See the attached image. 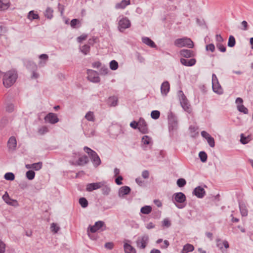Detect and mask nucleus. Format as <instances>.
<instances>
[{
    "mask_svg": "<svg viewBox=\"0 0 253 253\" xmlns=\"http://www.w3.org/2000/svg\"><path fill=\"white\" fill-rule=\"evenodd\" d=\"M180 62L182 65L185 66H192L195 64L196 60L194 58L189 60L185 59L184 58H181Z\"/></svg>",
    "mask_w": 253,
    "mask_h": 253,
    "instance_id": "a211bd4d",
    "label": "nucleus"
},
{
    "mask_svg": "<svg viewBox=\"0 0 253 253\" xmlns=\"http://www.w3.org/2000/svg\"><path fill=\"white\" fill-rule=\"evenodd\" d=\"M130 126L134 129H138V124L136 121H132L130 124Z\"/></svg>",
    "mask_w": 253,
    "mask_h": 253,
    "instance_id": "338daca9",
    "label": "nucleus"
},
{
    "mask_svg": "<svg viewBox=\"0 0 253 253\" xmlns=\"http://www.w3.org/2000/svg\"><path fill=\"white\" fill-rule=\"evenodd\" d=\"M130 188L129 187L125 186L121 187L119 190L118 196L120 198H123L125 195H128L130 192Z\"/></svg>",
    "mask_w": 253,
    "mask_h": 253,
    "instance_id": "dca6fc26",
    "label": "nucleus"
},
{
    "mask_svg": "<svg viewBox=\"0 0 253 253\" xmlns=\"http://www.w3.org/2000/svg\"><path fill=\"white\" fill-rule=\"evenodd\" d=\"M89 162L88 157L86 156H84L80 157L78 161V165L81 166L86 164Z\"/></svg>",
    "mask_w": 253,
    "mask_h": 253,
    "instance_id": "c85d7f7f",
    "label": "nucleus"
},
{
    "mask_svg": "<svg viewBox=\"0 0 253 253\" xmlns=\"http://www.w3.org/2000/svg\"><path fill=\"white\" fill-rule=\"evenodd\" d=\"M176 183L178 187H182L185 185L186 181L185 179L181 178L177 180Z\"/></svg>",
    "mask_w": 253,
    "mask_h": 253,
    "instance_id": "a18cd8bd",
    "label": "nucleus"
},
{
    "mask_svg": "<svg viewBox=\"0 0 253 253\" xmlns=\"http://www.w3.org/2000/svg\"><path fill=\"white\" fill-rule=\"evenodd\" d=\"M6 110L8 112H11L14 110V105L11 103H9L6 107Z\"/></svg>",
    "mask_w": 253,
    "mask_h": 253,
    "instance_id": "e2e57ef3",
    "label": "nucleus"
},
{
    "mask_svg": "<svg viewBox=\"0 0 253 253\" xmlns=\"http://www.w3.org/2000/svg\"><path fill=\"white\" fill-rule=\"evenodd\" d=\"M105 183V181L91 183L86 185V190L88 192H91L94 190H96L101 188Z\"/></svg>",
    "mask_w": 253,
    "mask_h": 253,
    "instance_id": "9b49d317",
    "label": "nucleus"
},
{
    "mask_svg": "<svg viewBox=\"0 0 253 253\" xmlns=\"http://www.w3.org/2000/svg\"><path fill=\"white\" fill-rule=\"evenodd\" d=\"M241 26H242V28H241V29L242 30H244V31H246V30H248V24L247 23V22L246 21H243L241 23Z\"/></svg>",
    "mask_w": 253,
    "mask_h": 253,
    "instance_id": "0e129e2a",
    "label": "nucleus"
},
{
    "mask_svg": "<svg viewBox=\"0 0 253 253\" xmlns=\"http://www.w3.org/2000/svg\"><path fill=\"white\" fill-rule=\"evenodd\" d=\"M151 138L147 135H144L142 138V142L144 144H149L151 142Z\"/></svg>",
    "mask_w": 253,
    "mask_h": 253,
    "instance_id": "5fc2aeb1",
    "label": "nucleus"
},
{
    "mask_svg": "<svg viewBox=\"0 0 253 253\" xmlns=\"http://www.w3.org/2000/svg\"><path fill=\"white\" fill-rule=\"evenodd\" d=\"M181 56L185 58H189L194 56L193 51L189 49H182L180 51Z\"/></svg>",
    "mask_w": 253,
    "mask_h": 253,
    "instance_id": "6ab92c4d",
    "label": "nucleus"
},
{
    "mask_svg": "<svg viewBox=\"0 0 253 253\" xmlns=\"http://www.w3.org/2000/svg\"><path fill=\"white\" fill-rule=\"evenodd\" d=\"M85 119L88 121H94V117L93 115V113L91 111L88 112L85 116Z\"/></svg>",
    "mask_w": 253,
    "mask_h": 253,
    "instance_id": "473e14b6",
    "label": "nucleus"
},
{
    "mask_svg": "<svg viewBox=\"0 0 253 253\" xmlns=\"http://www.w3.org/2000/svg\"><path fill=\"white\" fill-rule=\"evenodd\" d=\"M216 46L221 52H224L226 51V47L224 46L222 44L218 43L216 44Z\"/></svg>",
    "mask_w": 253,
    "mask_h": 253,
    "instance_id": "bf43d9fd",
    "label": "nucleus"
},
{
    "mask_svg": "<svg viewBox=\"0 0 253 253\" xmlns=\"http://www.w3.org/2000/svg\"><path fill=\"white\" fill-rule=\"evenodd\" d=\"M105 229L106 226L105 223L102 221H98L96 222L94 225H90L88 228L87 232H88L89 230L91 233H95L99 230L104 231Z\"/></svg>",
    "mask_w": 253,
    "mask_h": 253,
    "instance_id": "423d86ee",
    "label": "nucleus"
},
{
    "mask_svg": "<svg viewBox=\"0 0 253 253\" xmlns=\"http://www.w3.org/2000/svg\"><path fill=\"white\" fill-rule=\"evenodd\" d=\"M39 58L40 61H39V65L41 67H43L48 59V56L46 54H42L40 55Z\"/></svg>",
    "mask_w": 253,
    "mask_h": 253,
    "instance_id": "412c9836",
    "label": "nucleus"
},
{
    "mask_svg": "<svg viewBox=\"0 0 253 253\" xmlns=\"http://www.w3.org/2000/svg\"><path fill=\"white\" fill-rule=\"evenodd\" d=\"M27 18L30 20H37L40 19V16L37 13H36L34 10H31L29 12Z\"/></svg>",
    "mask_w": 253,
    "mask_h": 253,
    "instance_id": "393cba45",
    "label": "nucleus"
},
{
    "mask_svg": "<svg viewBox=\"0 0 253 253\" xmlns=\"http://www.w3.org/2000/svg\"><path fill=\"white\" fill-rule=\"evenodd\" d=\"M84 151L87 153L95 167H98L101 164V160L97 154L93 150L87 147H84Z\"/></svg>",
    "mask_w": 253,
    "mask_h": 253,
    "instance_id": "7ed1b4c3",
    "label": "nucleus"
},
{
    "mask_svg": "<svg viewBox=\"0 0 253 253\" xmlns=\"http://www.w3.org/2000/svg\"><path fill=\"white\" fill-rule=\"evenodd\" d=\"M26 176L29 180H32L35 177V172L33 170H29L26 172Z\"/></svg>",
    "mask_w": 253,
    "mask_h": 253,
    "instance_id": "f704fd0d",
    "label": "nucleus"
},
{
    "mask_svg": "<svg viewBox=\"0 0 253 253\" xmlns=\"http://www.w3.org/2000/svg\"><path fill=\"white\" fill-rule=\"evenodd\" d=\"M160 113L159 111H152L151 113V116L153 119H158L160 117Z\"/></svg>",
    "mask_w": 253,
    "mask_h": 253,
    "instance_id": "09e8293b",
    "label": "nucleus"
},
{
    "mask_svg": "<svg viewBox=\"0 0 253 253\" xmlns=\"http://www.w3.org/2000/svg\"><path fill=\"white\" fill-rule=\"evenodd\" d=\"M250 140L251 139L249 136L246 137L244 135V134L242 133L241 134L240 142L242 144H246L248 143L250 141Z\"/></svg>",
    "mask_w": 253,
    "mask_h": 253,
    "instance_id": "c9c22d12",
    "label": "nucleus"
},
{
    "mask_svg": "<svg viewBox=\"0 0 253 253\" xmlns=\"http://www.w3.org/2000/svg\"><path fill=\"white\" fill-rule=\"evenodd\" d=\"M130 0H122L120 2L116 4V9H124L127 5L130 4Z\"/></svg>",
    "mask_w": 253,
    "mask_h": 253,
    "instance_id": "aec40b11",
    "label": "nucleus"
},
{
    "mask_svg": "<svg viewBox=\"0 0 253 253\" xmlns=\"http://www.w3.org/2000/svg\"><path fill=\"white\" fill-rule=\"evenodd\" d=\"M239 208L240 212L242 216H246L248 215V210L245 204L244 203L239 202Z\"/></svg>",
    "mask_w": 253,
    "mask_h": 253,
    "instance_id": "b1692460",
    "label": "nucleus"
},
{
    "mask_svg": "<svg viewBox=\"0 0 253 253\" xmlns=\"http://www.w3.org/2000/svg\"><path fill=\"white\" fill-rule=\"evenodd\" d=\"M80 20L78 19H73L70 22L71 26L72 28H76L80 24Z\"/></svg>",
    "mask_w": 253,
    "mask_h": 253,
    "instance_id": "603ef678",
    "label": "nucleus"
},
{
    "mask_svg": "<svg viewBox=\"0 0 253 253\" xmlns=\"http://www.w3.org/2000/svg\"><path fill=\"white\" fill-rule=\"evenodd\" d=\"M44 119L45 121L48 122L52 124H55L59 121V119L58 118L57 115L52 113H48L45 117Z\"/></svg>",
    "mask_w": 253,
    "mask_h": 253,
    "instance_id": "ddd939ff",
    "label": "nucleus"
},
{
    "mask_svg": "<svg viewBox=\"0 0 253 253\" xmlns=\"http://www.w3.org/2000/svg\"><path fill=\"white\" fill-rule=\"evenodd\" d=\"M10 5V2L6 0H0V10H7Z\"/></svg>",
    "mask_w": 253,
    "mask_h": 253,
    "instance_id": "4be33fe9",
    "label": "nucleus"
},
{
    "mask_svg": "<svg viewBox=\"0 0 253 253\" xmlns=\"http://www.w3.org/2000/svg\"><path fill=\"white\" fill-rule=\"evenodd\" d=\"M238 109L240 112H243L245 114H247L248 113V109L243 104L239 105L238 106Z\"/></svg>",
    "mask_w": 253,
    "mask_h": 253,
    "instance_id": "3c124183",
    "label": "nucleus"
},
{
    "mask_svg": "<svg viewBox=\"0 0 253 253\" xmlns=\"http://www.w3.org/2000/svg\"><path fill=\"white\" fill-rule=\"evenodd\" d=\"M149 237L147 234H144L139 237L136 241V244L138 248L140 249H144L147 247L149 242Z\"/></svg>",
    "mask_w": 253,
    "mask_h": 253,
    "instance_id": "39448f33",
    "label": "nucleus"
},
{
    "mask_svg": "<svg viewBox=\"0 0 253 253\" xmlns=\"http://www.w3.org/2000/svg\"><path fill=\"white\" fill-rule=\"evenodd\" d=\"M26 67L28 69H32L33 70H35L37 69V65L33 62L28 61L26 63Z\"/></svg>",
    "mask_w": 253,
    "mask_h": 253,
    "instance_id": "ea45409f",
    "label": "nucleus"
},
{
    "mask_svg": "<svg viewBox=\"0 0 253 253\" xmlns=\"http://www.w3.org/2000/svg\"><path fill=\"white\" fill-rule=\"evenodd\" d=\"M125 253H136L135 249L130 244L125 243L124 245Z\"/></svg>",
    "mask_w": 253,
    "mask_h": 253,
    "instance_id": "5701e85b",
    "label": "nucleus"
},
{
    "mask_svg": "<svg viewBox=\"0 0 253 253\" xmlns=\"http://www.w3.org/2000/svg\"><path fill=\"white\" fill-rule=\"evenodd\" d=\"M42 164L41 162L36 163H34L32 164V169L35 170H39L42 169Z\"/></svg>",
    "mask_w": 253,
    "mask_h": 253,
    "instance_id": "c03bdc74",
    "label": "nucleus"
},
{
    "mask_svg": "<svg viewBox=\"0 0 253 253\" xmlns=\"http://www.w3.org/2000/svg\"><path fill=\"white\" fill-rule=\"evenodd\" d=\"M8 123V120L7 118L3 117L0 121V129L4 128Z\"/></svg>",
    "mask_w": 253,
    "mask_h": 253,
    "instance_id": "2f4dec72",
    "label": "nucleus"
},
{
    "mask_svg": "<svg viewBox=\"0 0 253 253\" xmlns=\"http://www.w3.org/2000/svg\"><path fill=\"white\" fill-rule=\"evenodd\" d=\"M215 89H212L213 91L218 94H222L223 92V89L221 86V85H220V84H219V85H218V84H215Z\"/></svg>",
    "mask_w": 253,
    "mask_h": 253,
    "instance_id": "4c0bfd02",
    "label": "nucleus"
},
{
    "mask_svg": "<svg viewBox=\"0 0 253 253\" xmlns=\"http://www.w3.org/2000/svg\"><path fill=\"white\" fill-rule=\"evenodd\" d=\"M168 121L169 130H173L176 129L177 125V121L176 117L171 112L168 115Z\"/></svg>",
    "mask_w": 253,
    "mask_h": 253,
    "instance_id": "6e6552de",
    "label": "nucleus"
},
{
    "mask_svg": "<svg viewBox=\"0 0 253 253\" xmlns=\"http://www.w3.org/2000/svg\"><path fill=\"white\" fill-rule=\"evenodd\" d=\"M79 203L81 206L84 208L88 206V202L85 198L82 197L79 199Z\"/></svg>",
    "mask_w": 253,
    "mask_h": 253,
    "instance_id": "a19ab883",
    "label": "nucleus"
},
{
    "mask_svg": "<svg viewBox=\"0 0 253 253\" xmlns=\"http://www.w3.org/2000/svg\"><path fill=\"white\" fill-rule=\"evenodd\" d=\"M89 49L90 46L88 45L85 44L81 48V50L84 54H87L89 51Z\"/></svg>",
    "mask_w": 253,
    "mask_h": 253,
    "instance_id": "864d4df0",
    "label": "nucleus"
},
{
    "mask_svg": "<svg viewBox=\"0 0 253 253\" xmlns=\"http://www.w3.org/2000/svg\"><path fill=\"white\" fill-rule=\"evenodd\" d=\"M110 68L112 70H116L118 68V63L115 60H112L110 62Z\"/></svg>",
    "mask_w": 253,
    "mask_h": 253,
    "instance_id": "37998d69",
    "label": "nucleus"
},
{
    "mask_svg": "<svg viewBox=\"0 0 253 253\" xmlns=\"http://www.w3.org/2000/svg\"><path fill=\"white\" fill-rule=\"evenodd\" d=\"M108 69L105 66H101L100 70V74L105 75L108 73Z\"/></svg>",
    "mask_w": 253,
    "mask_h": 253,
    "instance_id": "4d7b16f0",
    "label": "nucleus"
},
{
    "mask_svg": "<svg viewBox=\"0 0 253 253\" xmlns=\"http://www.w3.org/2000/svg\"><path fill=\"white\" fill-rule=\"evenodd\" d=\"M118 24L119 30L122 32V29H126L130 27L131 22L127 17H125L119 20Z\"/></svg>",
    "mask_w": 253,
    "mask_h": 253,
    "instance_id": "1a4fd4ad",
    "label": "nucleus"
},
{
    "mask_svg": "<svg viewBox=\"0 0 253 253\" xmlns=\"http://www.w3.org/2000/svg\"><path fill=\"white\" fill-rule=\"evenodd\" d=\"M53 9L49 7H47L44 12L45 16L49 19H51L53 17Z\"/></svg>",
    "mask_w": 253,
    "mask_h": 253,
    "instance_id": "c756f323",
    "label": "nucleus"
},
{
    "mask_svg": "<svg viewBox=\"0 0 253 253\" xmlns=\"http://www.w3.org/2000/svg\"><path fill=\"white\" fill-rule=\"evenodd\" d=\"M235 44V39L233 36H230L229 38L228 46L231 47L234 46Z\"/></svg>",
    "mask_w": 253,
    "mask_h": 253,
    "instance_id": "49530a36",
    "label": "nucleus"
},
{
    "mask_svg": "<svg viewBox=\"0 0 253 253\" xmlns=\"http://www.w3.org/2000/svg\"><path fill=\"white\" fill-rule=\"evenodd\" d=\"M4 178L7 180H13L15 178L14 174L12 172H7L4 174Z\"/></svg>",
    "mask_w": 253,
    "mask_h": 253,
    "instance_id": "58836bf2",
    "label": "nucleus"
},
{
    "mask_svg": "<svg viewBox=\"0 0 253 253\" xmlns=\"http://www.w3.org/2000/svg\"><path fill=\"white\" fill-rule=\"evenodd\" d=\"M172 201L178 208L182 209L185 206L183 203L186 201V196L182 192L176 193L172 196Z\"/></svg>",
    "mask_w": 253,
    "mask_h": 253,
    "instance_id": "f03ea898",
    "label": "nucleus"
},
{
    "mask_svg": "<svg viewBox=\"0 0 253 253\" xmlns=\"http://www.w3.org/2000/svg\"><path fill=\"white\" fill-rule=\"evenodd\" d=\"M196 22H197V23L201 26H202V27H207L205 23V21L204 20V19H200V18H197L196 19Z\"/></svg>",
    "mask_w": 253,
    "mask_h": 253,
    "instance_id": "052dcab7",
    "label": "nucleus"
},
{
    "mask_svg": "<svg viewBox=\"0 0 253 253\" xmlns=\"http://www.w3.org/2000/svg\"><path fill=\"white\" fill-rule=\"evenodd\" d=\"M216 246L220 249L222 250L223 249V242L222 243V241L220 239H217L216 240Z\"/></svg>",
    "mask_w": 253,
    "mask_h": 253,
    "instance_id": "680f3d73",
    "label": "nucleus"
},
{
    "mask_svg": "<svg viewBox=\"0 0 253 253\" xmlns=\"http://www.w3.org/2000/svg\"><path fill=\"white\" fill-rule=\"evenodd\" d=\"M218 84L219 85V82L217 79V77L214 74H213L212 75V89H215V84Z\"/></svg>",
    "mask_w": 253,
    "mask_h": 253,
    "instance_id": "79ce46f5",
    "label": "nucleus"
},
{
    "mask_svg": "<svg viewBox=\"0 0 253 253\" xmlns=\"http://www.w3.org/2000/svg\"><path fill=\"white\" fill-rule=\"evenodd\" d=\"M174 44L179 47L187 46L188 48H192L194 46L193 42L187 38L176 39L174 41Z\"/></svg>",
    "mask_w": 253,
    "mask_h": 253,
    "instance_id": "20e7f679",
    "label": "nucleus"
},
{
    "mask_svg": "<svg viewBox=\"0 0 253 253\" xmlns=\"http://www.w3.org/2000/svg\"><path fill=\"white\" fill-rule=\"evenodd\" d=\"M87 78L88 80L93 83H98L100 82V78L98 74L92 70H87Z\"/></svg>",
    "mask_w": 253,
    "mask_h": 253,
    "instance_id": "9d476101",
    "label": "nucleus"
},
{
    "mask_svg": "<svg viewBox=\"0 0 253 253\" xmlns=\"http://www.w3.org/2000/svg\"><path fill=\"white\" fill-rule=\"evenodd\" d=\"M207 142L209 144V145L210 146V147L213 148L215 146V142L214 138L211 137V136L210 137H208V139H207Z\"/></svg>",
    "mask_w": 253,
    "mask_h": 253,
    "instance_id": "6e6d98bb",
    "label": "nucleus"
},
{
    "mask_svg": "<svg viewBox=\"0 0 253 253\" xmlns=\"http://www.w3.org/2000/svg\"><path fill=\"white\" fill-rule=\"evenodd\" d=\"M17 74L15 70H10L4 73L3 78V84L6 87L12 86L17 79Z\"/></svg>",
    "mask_w": 253,
    "mask_h": 253,
    "instance_id": "f257e3e1",
    "label": "nucleus"
},
{
    "mask_svg": "<svg viewBox=\"0 0 253 253\" xmlns=\"http://www.w3.org/2000/svg\"><path fill=\"white\" fill-rule=\"evenodd\" d=\"M206 49L207 51L209 50L213 52L215 50V46L213 44L210 43L206 45Z\"/></svg>",
    "mask_w": 253,
    "mask_h": 253,
    "instance_id": "13d9d810",
    "label": "nucleus"
},
{
    "mask_svg": "<svg viewBox=\"0 0 253 253\" xmlns=\"http://www.w3.org/2000/svg\"><path fill=\"white\" fill-rule=\"evenodd\" d=\"M163 225L167 227H169L171 225L170 221L168 218H165L163 220Z\"/></svg>",
    "mask_w": 253,
    "mask_h": 253,
    "instance_id": "69168bd1",
    "label": "nucleus"
},
{
    "mask_svg": "<svg viewBox=\"0 0 253 253\" xmlns=\"http://www.w3.org/2000/svg\"><path fill=\"white\" fill-rule=\"evenodd\" d=\"M17 146V141L14 136H11L7 142V147L11 151L15 150Z\"/></svg>",
    "mask_w": 253,
    "mask_h": 253,
    "instance_id": "2eb2a0df",
    "label": "nucleus"
},
{
    "mask_svg": "<svg viewBox=\"0 0 253 253\" xmlns=\"http://www.w3.org/2000/svg\"><path fill=\"white\" fill-rule=\"evenodd\" d=\"M152 211V208L150 206H145L141 208L140 211L143 214H148Z\"/></svg>",
    "mask_w": 253,
    "mask_h": 253,
    "instance_id": "7c9ffc66",
    "label": "nucleus"
},
{
    "mask_svg": "<svg viewBox=\"0 0 253 253\" xmlns=\"http://www.w3.org/2000/svg\"><path fill=\"white\" fill-rule=\"evenodd\" d=\"M178 94L179 96V99L180 101V104L182 107V108L184 109L185 111L190 112V104L188 102V100L186 98V96L184 95L182 91L180 90L178 92Z\"/></svg>",
    "mask_w": 253,
    "mask_h": 253,
    "instance_id": "0eeeda50",
    "label": "nucleus"
},
{
    "mask_svg": "<svg viewBox=\"0 0 253 253\" xmlns=\"http://www.w3.org/2000/svg\"><path fill=\"white\" fill-rule=\"evenodd\" d=\"M5 252V244L0 240V253H3Z\"/></svg>",
    "mask_w": 253,
    "mask_h": 253,
    "instance_id": "774afa93",
    "label": "nucleus"
},
{
    "mask_svg": "<svg viewBox=\"0 0 253 253\" xmlns=\"http://www.w3.org/2000/svg\"><path fill=\"white\" fill-rule=\"evenodd\" d=\"M50 228L52 232L54 233H57L60 229V227L57 226V224L54 223H52L51 224Z\"/></svg>",
    "mask_w": 253,
    "mask_h": 253,
    "instance_id": "8fccbe9b",
    "label": "nucleus"
},
{
    "mask_svg": "<svg viewBox=\"0 0 253 253\" xmlns=\"http://www.w3.org/2000/svg\"><path fill=\"white\" fill-rule=\"evenodd\" d=\"M194 250V246L190 244H186L184 246L183 249L181 251V253H188L192 252Z\"/></svg>",
    "mask_w": 253,
    "mask_h": 253,
    "instance_id": "a878e982",
    "label": "nucleus"
},
{
    "mask_svg": "<svg viewBox=\"0 0 253 253\" xmlns=\"http://www.w3.org/2000/svg\"><path fill=\"white\" fill-rule=\"evenodd\" d=\"M84 134L87 137H92L95 135V131L94 129L91 128L89 129L87 132L86 131H84Z\"/></svg>",
    "mask_w": 253,
    "mask_h": 253,
    "instance_id": "de8ad7c7",
    "label": "nucleus"
},
{
    "mask_svg": "<svg viewBox=\"0 0 253 253\" xmlns=\"http://www.w3.org/2000/svg\"><path fill=\"white\" fill-rule=\"evenodd\" d=\"M199 156L200 158L201 161L204 163L207 160V155L204 151H201L199 154Z\"/></svg>",
    "mask_w": 253,
    "mask_h": 253,
    "instance_id": "e433bc0d",
    "label": "nucleus"
},
{
    "mask_svg": "<svg viewBox=\"0 0 253 253\" xmlns=\"http://www.w3.org/2000/svg\"><path fill=\"white\" fill-rule=\"evenodd\" d=\"M142 41L143 43L150 46L151 47H155L156 46L154 42L148 37L142 38Z\"/></svg>",
    "mask_w": 253,
    "mask_h": 253,
    "instance_id": "bb28decb",
    "label": "nucleus"
},
{
    "mask_svg": "<svg viewBox=\"0 0 253 253\" xmlns=\"http://www.w3.org/2000/svg\"><path fill=\"white\" fill-rule=\"evenodd\" d=\"M118 98L115 96L110 97L108 100L107 103L110 106H115L117 105Z\"/></svg>",
    "mask_w": 253,
    "mask_h": 253,
    "instance_id": "cd10ccee",
    "label": "nucleus"
},
{
    "mask_svg": "<svg viewBox=\"0 0 253 253\" xmlns=\"http://www.w3.org/2000/svg\"><path fill=\"white\" fill-rule=\"evenodd\" d=\"M206 192L205 189L201 186L196 187L193 191V194L199 198H203Z\"/></svg>",
    "mask_w": 253,
    "mask_h": 253,
    "instance_id": "4468645a",
    "label": "nucleus"
},
{
    "mask_svg": "<svg viewBox=\"0 0 253 253\" xmlns=\"http://www.w3.org/2000/svg\"><path fill=\"white\" fill-rule=\"evenodd\" d=\"M101 187H102V194L103 195H108L111 191V189H110V187L105 185V183L104 184V185L103 186H102Z\"/></svg>",
    "mask_w": 253,
    "mask_h": 253,
    "instance_id": "72a5a7b5",
    "label": "nucleus"
},
{
    "mask_svg": "<svg viewBox=\"0 0 253 253\" xmlns=\"http://www.w3.org/2000/svg\"><path fill=\"white\" fill-rule=\"evenodd\" d=\"M169 84L168 81H165L162 83L161 86V91L163 95L166 96L169 91Z\"/></svg>",
    "mask_w": 253,
    "mask_h": 253,
    "instance_id": "f3484780",
    "label": "nucleus"
},
{
    "mask_svg": "<svg viewBox=\"0 0 253 253\" xmlns=\"http://www.w3.org/2000/svg\"><path fill=\"white\" fill-rule=\"evenodd\" d=\"M138 124V129L140 132L144 134L148 133L147 125L144 119L140 118Z\"/></svg>",
    "mask_w": 253,
    "mask_h": 253,
    "instance_id": "f8f14e48",
    "label": "nucleus"
}]
</instances>
